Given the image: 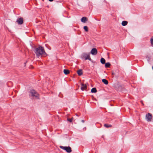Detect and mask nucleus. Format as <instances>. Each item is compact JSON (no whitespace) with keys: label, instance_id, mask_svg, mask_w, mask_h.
<instances>
[{"label":"nucleus","instance_id":"1","mask_svg":"<svg viewBox=\"0 0 153 153\" xmlns=\"http://www.w3.org/2000/svg\"><path fill=\"white\" fill-rule=\"evenodd\" d=\"M35 53L37 56H39L40 55L44 54L45 53L43 47H39L36 48Z\"/></svg>","mask_w":153,"mask_h":153},{"label":"nucleus","instance_id":"2","mask_svg":"<svg viewBox=\"0 0 153 153\" xmlns=\"http://www.w3.org/2000/svg\"><path fill=\"white\" fill-rule=\"evenodd\" d=\"M60 148L62 149L65 150L68 153H70L72 151L71 148L70 146H60Z\"/></svg>","mask_w":153,"mask_h":153},{"label":"nucleus","instance_id":"3","mask_svg":"<svg viewBox=\"0 0 153 153\" xmlns=\"http://www.w3.org/2000/svg\"><path fill=\"white\" fill-rule=\"evenodd\" d=\"M30 92L32 94V96L33 97L34 96L37 97L39 96V95L34 90H31Z\"/></svg>","mask_w":153,"mask_h":153},{"label":"nucleus","instance_id":"4","mask_svg":"<svg viewBox=\"0 0 153 153\" xmlns=\"http://www.w3.org/2000/svg\"><path fill=\"white\" fill-rule=\"evenodd\" d=\"M152 117V114L149 113H148L146 115V118L148 121H151Z\"/></svg>","mask_w":153,"mask_h":153},{"label":"nucleus","instance_id":"5","mask_svg":"<svg viewBox=\"0 0 153 153\" xmlns=\"http://www.w3.org/2000/svg\"><path fill=\"white\" fill-rule=\"evenodd\" d=\"M83 57L85 59V60L88 59L89 60H91L90 55L87 54H85L83 55Z\"/></svg>","mask_w":153,"mask_h":153},{"label":"nucleus","instance_id":"6","mask_svg":"<svg viewBox=\"0 0 153 153\" xmlns=\"http://www.w3.org/2000/svg\"><path fill=\"white\" fill-rule=\"evenodd\" d=\"M91 52L92 55H95L97 53V51L96 48H93L92 49Z\"/></svg>","mask_w":153,"mask_h":153},{"label":"nucleus","instance_id":"7","mask_svg":"<svg viewBox=\"0 0 153 153\" xmlns=\"http://www.w3.org/2000/svg\"><path fill=\"white\" fill-rule=\"evenodd\" d=\"M87 88V86L86 84L82 83L81 86V89L82 90H85Z\"/></svg>","mask_w":153,"mask_h":153},{"label":"nucleus","instance_id":"8","mask_svg":"<svg viewBox=\"0 0 153 153\" xmlns=\"http://www.w3.org/2000/svg\"><path fill=\"white\" fill-rule=\"evenodd\" d=\"M17 22L19 24L21 25L23 23V19L22 18H20L17 20Z\"/></svg>","mask_w":153,"mask_h":153},{"label":"nucleus","instance_id":"9","mask_svg":"<svg viewBox=\"0 0 153 153\" xmlns=\"http://www.w3.org/2000/svg\"><path fill=\"white\" fill-rule=\"evenodd\" d=\"M77 73L79 76H81L82 74V70H79L77 71Z\"/></svg>","mask_w":153,"mask_h":153},{"label":"nucleus","instance_id":"10","mask_svg":"<svg viewBox=\"0 0 153 153\" xmlns=\"http://www.w3.org/2000/svg\"><path fill=\"white\" fill-rule=\"evenodd\" d=\"M87 20V18L85 17H83L81 19V21L83 22H85Z\"/></svg>","mask_w":153,"mask_h":153},{"label":"nucleus","instance_id":"11","mask_svg":"<svg viewBox=\"0 0 153 153\" xmlns=\"http://www.w3.org/2000/svg\"><path fill=\"white\" fill-rule=\"evenodd\" d=\"M102 81L105 85H107L108 84V81L106 79H102Z\"/></svg>","mask_w":153,"mask_h":153},{"label":"nucleus","instance_id":"12","mask_svg":"<svg viewBox=\"0 0 153 153\" xmlns=\"http://www.w3.org/2000/svg\"><path fill=\"white\" fill-rule=\"evenodd\" d=\"M64 73L65 74H68L70 73V71L68 70L64 69Z\"/></svg>","mask_w":153,"mask_h":153},{"label":"nucleus","instance_id":"13","mask_svg":"<svg viewBox=\"0 0 153 153\" xmlns=\"http://www.w3.org/2000/svg\"><path fill=\"white\" fill-rule=\"evenodd\" d=\"M128 24V22L126 21H123L122 23V24L123 26H126Z\"/></svg>","mask_w":153,"mask_h":153},{"label":"nucleus","instance_id":"14","mask_svg":"<svg viewBox=\"0 0 153 153\" xmlns=\"http://www.w3.org/2000/svg\"><path fill=\"white\" fill-rule=\"evenodd\" d=\"M97 91L96 89L95 88H92L91 90V92L92 93H96Z\"/></svg>","mask_w":153,"mask_h":153},{"label":"nucleus","instance_id":"15","mask_svg":"<svg viewBox=\"0 0 153 153\" xmlns=\"http://www.w3.org/2000/svg\"><path fill=\"white\" fill-rule=\"evenodd\" d=\"M100 61L101 63L102 64H104L105 63V60L103 58H101Z\"/></svg>","mask_w":153,"mask_h":153},{"label":"nucleus","instance_id":"16","mask_svg":"<svg viewBox=\"0 0 153 153\" xmlns=\"http://www.w3.org/2000/svg\"><path fill=\"white\" fill-rule=\"evenodd\" d=\"M110 66V64L108 62L105 64V66L106 68H108Z\"/></svg>","mask_w":153,"mask_h":153},{"label":"nucleus","instance_id":"17","mask_svg":"<svg viewBox=\"0 0 153 153\" xmlns=\"http://www.w3.org/2000/svg\"><path fill=\"white\" fill-rule=\"evenodd\" d=\"M104 126L107 128L111 127L112 126L111 125H108L107 124H105Z\"/></svg>","mask_w":153,"mask_h":153},{"label":"nucleus","instance_id":"18","mask_svg":"<svg viewBox=\"0 0 153 153\" xmlns=\"http://www.w3.org/2000/svg\"><path fill=\"white\" fill-rule=\"evenodd\" d=\"M84 29L87 32L88 31V27L87 26H85L84 27Z\"/></svg>","mask_w":153,"mask_h":153},{"label":"nucleus","instance_id":"19","mask_svg":"<svg viewBox=\"0 0 153 153\" xmlns=\"http://www.w3.org/2000/svg\"><path fill=\"white\" fill-rule=\"evenodd\" d=\"M73 119V118L72 117L71 119H68V120L70 122H72Z\"/></svg>","mask_w":153,"mask_h":153},{"label":"nucleus","instance_id":"20","mask_svg":"<svg viewBox=\"0 0 153 153\" xmlns=\"http://www.w3.org/2000/svg\"><path fill=\"white\" fill-rule=\"evenodd\" d=\"M151 44L153 46V37H152V38L151 39Z\"/></svg>","mask_w":153,"mask_h":153},{"label":"nucleus","instance_id":"21","mask_svg":"<svg viewBox=\"0 0 153 153\" xmlns=\"http://www.w3.org/2000/svg\"><path fill=\"white\" fill-rule=\"evenodd\" d=\"M53 0H49V1H52Z\"/></svg>","mask_w":153,"mask_h":153},{"label":"nucleus","instance_id":"22","mask_svg":"<svg viewBox=\"0 0 153 153\" xmlns=\"http://www.w3.org/2000/svg\"><path fill=\"white\" fill-rule=\"evenodd\" d=\"M82 122H84V120H82Z\"/></svg>","mask_w":153,"mask_h":153},{"label":"nucleus","instance_id":"23","mask_svg":"<svg viewBox=\"0 0 153 153\" xmlns=\"http://www.w3.org/2000/svg\"><path fill=\"white\" fill-rule=\"evenodd\" d=\"M152 69H153V66H152Z\"/></svg>","mask_w":153,"mask_h":153}]
</instances>
